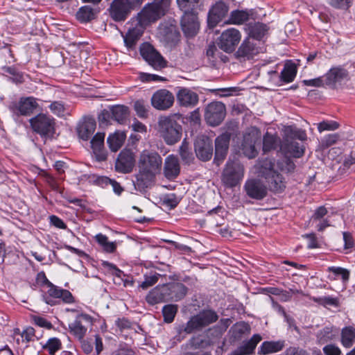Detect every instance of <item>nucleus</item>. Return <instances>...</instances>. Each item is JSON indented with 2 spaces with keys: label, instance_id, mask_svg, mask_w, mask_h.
Instances as JSON below:
<instances>
[{
  "label": "nucleus",
  "instance_id": "7c9ffc66",
  "mask_svg": "<svg viewBox=\"0 0 355 355\" xmlns=\"http://www.w3.org/2000/svg\"><path fill=\"white\" fill-rule=\"evenodd\" d=\"M347 76V73L344 69L340 67L332 68L326 73L324 83L327 85H334Z\"/></svg>",
  "mask_w": 355,
  "mask_h": 355
},
{
  "label": "nucleus",
  "instance_id": "680f3d73",
  "mask_svg": "<svg viewBox=\"0 0 355 355\" xmlns=\"http://www.w3.org/2000/svg\"><path fill=\"white\" fill-rule=\"evenodd\" d=\"M323 352L326 355H340L341 354L339 347L332 344L324 346Z\"/></svg>",
  "mask_w": 355,
  "mask_h": 355
},
{
  "label": "nucleus",
  "instance_id": "4468645a",
  "mask_svg": "<svg viewBox=\"0 0 355 355\" xmlns=\"http://www.w3.org/2000/svg\"><path fill=\"white\" fill-rule=\"evenodd\" d=\"M243 188L247 196L254 200H262L267 196L268 189L266 186L258 179L248 180Z\"/></svg>",
  "mask_w": 355,
  "mask_h": 355
},
{
  "label": "nucleus",
  "instance_id": "c03bdc74",
  "mask_svg": "<svg viewBox=\"0 0 355 355\" xmlns=\"http://www.w3.org/2000/svg\"><path fill=\"white\" fill-rule=\"evenodd\" d=\"M248 12L243 10H235L231 12L227 24H241L248 19Z\"/></svg>",
  "mask_w": 355,
  "mask_h": 355
},
{
  "label": "nucleus",
  "instance_id": "e433bc0d",
  "mask_svg": "<svg viewBox=\"0 0 355 355\" xmlns=\"http://www.w3.org/2000/svg\"><path fill=\"white\" fill-rule=\"evenodd\" d=\"M268 31L266 25L261 23H255L249 26V35L252 39L260 40Z\"/></svg>",
  "mask_w": 355,
  "mask_h": 355
},
{
  "label": "nucleus",
  "instance_id": "cd10ccee",
  "mask_svg": "<svg viewBox=\"0 0 355 355\" xmlns=\"http://www.w3.org/2000/svg\"><path fill=\"white\" fill-rule=\"evenodd\" d=\"M284 345L285 342L284 340L265 341L261 343L259 348L258 354L266 355L278 352L284 347Z\"/></svg>",
  "mask_w": 355,
  "mask_h": 355
},
{
  "label": "nucleus",
  "instance_id": "dca6fc26",
  "mask_svg": "<svg viewBox=\"0 0 355 355\" xmlns=\"http://www.w3.org/2000/svg\"><path fill=\"white\" fill-rule=\"evenodd\" d=\"M229 11L228 6L223 1H217L212 6L208 13V24L214 28L220 22L227 14Z\"/></svg>",
  "mask_w": 355,
  "mask_h": 355
},
{
  "label": "nucleus",
  "instance_id": "79ce46f5",
  "mask_svg": "<svg viewBox=\"0 0 355 355\" xmlns=\"http://www.w3.org/2000/svg\"><path fill=\"white\" fill-rule=\"evenodd\" d=\"M95 239L105 252L111 253L115 251L116 248V243L114 242H110L105 235L98 234Z\"/></svg>",
  "mask_w": 355,
  "mask_h": 355
},
{
  "label": "nucleus",
  "instance_id": "49530a36",
  "mask_svg": "<svg viewBox=\"0 0 355 355\" xmlns=\"http://www.w3.org/2000/svg\"><path fill=\"white\" fill-rule=\"evenodd\" d=\"M94 17L92 8L88 6L80 8L77 12V18L82 21H88Z\"/></svg>",
  "mask_w": 355,
  "mask_h": 355
},
{
  "label": "nucleus",
  "instance_id": "7ed1b4c3",
  "mask_svg": "<svg viewBox=\"0 0 355 355\" xmlns=\"http://www.w3.org/2000/svg\"><path fill=\"white\" fill-rule=\"evenodd\" d=\"M140 6V0H113L109 8L110 16L115 21H124L131 11Z\"/></svg>",
  "mask_w": 355,
  "mask_h": 355
},
{
  "label": "nucleus",
  "instance_id": "423d86ee",
  "mask_svg": "<svg viewBox=\"0 0 355 355\" xmlns=\"http://www.w3.org/2000/svg\"><path fill=\"white\" fill-rule=\"evenodd\" d=\"M261 134L257 129H252L243 136L241 144L243 154L248 158H254L258 154L257 146L259 144Z\"/></svg>",
  "mask_w": 355,
  "mask_h": 355
},
{
  "label": "nucleus",
  "instance_id": "2eb2a0df",
  "mask_svg": "<svg viewBox=\"0 0 355 355\" xmlns=\"http://www.w3.org/2000/svg\"><path fill=\"white\" fill-rule=\"evenodd\" d=\"M135 164L133 152L129 149H123L118 155L115 162V169L122 173H128L132 171Z\"/></svg>",
  "mask_w": 355,
  "mask_h": 355
},
{
  "label": "nucleus",
  "instance_id": "20e7f679",
  "mask_svg": "<svg viewBox=\"0 0 355 355\" xmlns=\"http://www.w3.org/2000/svg\"><path fill=\"white\" fill-rule=\"evenodd\" d=\"M244 176V168L238 161H229L222 174V182L228 187L236 186Z\"/></svg>",
  "mask_w": 355,
  "mask_h": 355
},
{
  "label": "nucleus",
  "instance_id": "aec40b11",
  "mask_svg": "<svg viewBox=\"0 0 355 355\" xmlns=\"http://www.w3.org/2000/svg\"><path fill=\"white\" fill-rule=\"evenodd\" d=\"M181 26L183 32L187 37L194 36L199 29L197 13L184 14L181 20Z\"/></svg>",
  "mask_w": 355,
  "mask_h": 355
},
{
  "label": "nucleus",
  "instance_id": "774afa93",
  "mask_svg": "<svg viewBox=\"0 0 355 355\" xmlns=\"http://www.w3.org/2000/svg\"><path fill=\"white\" fill-rule=\"evenodd\" d=\"M51 110L55 114L60 115L64 112V105L60 102L55 101L50 105Z\"/></svg>",
  "mask_w": 355,
  "mask_h": 355
},
{
  "label": "nucleus",
  "instance_id": "58836bf2",
  "mask_svg": "<svg viewBox=\"0 0 355 355\" xmlns=\"http://www.w3.org/2000/svg\"><path fill=\"white\" fill-rule=\"evenodd\" d=\"M177 3L184 14L196 12L198 8V0H177Z\"/></svg>",
  "mask_w": 355,
  "mask_h": 355
},
{
  "label": "nucleus",
  "instance_id": "37998d69",
  "mask_svg": "<svg viewBox=\"0 0 355 355\" xmlns=\"http://www.w3.org/2000/svg\"><path fill=\"white\" fill-rule=\"evenodd\" d=\"M279 141L277 137L266 133L263 139V150L266 153L275 149Z\"/></svg>",
  "mask_w": 355,
  "mask_h": 355
},
{
  "label": "nucleus",
  "instance_id": "3c124183",
  "mask_svg": "<svg viewBox=\"0 0 355 355\" xmlns=\"http://www.w3.org/2000/svg\"><path fill=\"white\" fill-rule=\"evenodd\" d=\"M161 275L159 273H153L150 275H146L144 281L140 284V287L146 289L156 284Z\"/></svg>",
  "mask_w": 355,
  "mask_h": 355
},
{
  "label": "nucleus",
  "instance_id": "1a4fd4ad",
  "mask_svg": "<svg viewBox=\"0 0 355 355\" xmlns=\"http://www.w3.org/2000/svg\"><path fill=\"white\" fill-rule=\"evenodd\" d=\"M241 38V33L237 29L228 28L220 36L218 46L225 52H232L239 43Z\"/></svg>",
  "mask_w": 355,
  "mask_h": 355
},
{
  "label": "nucleus",
  "instance_id": "f8f14e48",
  "mask_svg": "<svg viewBox=\"0 0 355 355\" xmlns=\"http://www.w3.org/2000/svg\"><path fill=\"white\" fill-rule=\"evenodd\" d=\"M165 14V10L159 3H150L146 6L139 15V22L145 26L157 20Z\"/></svg>",
  "mask_w": 355,
  "mask_h": 355
},
{
  "label": "nucleus",
  "instance_id": "de8ad7c7",
  "mask_svg": "<svg viewBox=\"0 0 355 355\" xmlns=\"http://www.w3.org/2000/svg\"><path fill=\"white\" fill-rule=\"evenodd\" d=\"M180 155L186 164H190L194 159L192 153L189 150V144L185 140L180 147Z\"/></svg>",
  "mask_w": 355,
  "mask_h": 355
},
{
  "label": "nucleus",
  "instance_id": "b1692460",
  "mask_svg": "<svg viewBox=\"0 0 355 355\" xmlns=\"http://www.w3.org/2000/svg\"><path fill=\"white\" fill-rule=\"evenodd\" d=\"M144 33V26L138 23L132 28H130L125 36L123 40L125 45L128 50H133L135 49L136 44Z\"/></svg>",
  "mask_w": 355,
  "mask_h": 355
},
{
  "label": "nucleus",
  "instance_id": "c756f323",
  "mask_svg": "<svg viewBox=\"0 0 355 355\" xmlns=\"http://www.w3.org/2000/svg\"><path fill=\"white\" fill-rule=\"evenodd\" d=\"M283 150L293 157H300L304 155V148L295 140L286 139L282 146Z\"/></svg>",
  "mask_w": 355,
  "mask_h": 355
},
{
  "label": "nucleus",
  "instance_id": "ddd939ff",
  "mask_svg": "<svg viewBox=\"0 0 355 355\" xmlns=\"http://www.w3.org/2000/svg\"><path fill=\"white\" fill-rule=\"evenodd\" d=\"M194 150L196 157L201 161L206 162L212 157V141L206 136L198 137L194 144Z\"/></svg>",
  "mask_w": 355,
  "mask_h": 355
},
{
  "label": "nucleus",
  "instance_id": "052dcab7",
  "mask_svg": "<svg viewBox=\"0 0 355 355\" xmlns=\"http://www.w3.org/2000/svg\"><path fill=\"white\" fill-rule=\"evenodd\" d=\"M288 129L293 138L298 139L300 141H305L306 139V134L305 131L295 128H293L292 127H289Z\"/></svg>",
  "mask_w": 355,
  "mask_h": 355
},
{
  "label": "nucleus",
  "instance_id": "603ef678",
  "mask_svg": "<svg viewBox=\"0 0 355 355\" xmlns=\"http://www.w3.org/2000/svg\"><path fill=\"white\" fill-rule=\"evenodd\" d=\"M313 300L321 305L326 306H337L338 304V300L337 298L331 297H313Z\"/></svg>",
  "mask_w": 355,
  "mask_h": 355
},
{
  "label": "nucleus",
  "instance_id": "f3484780",
  "mask_svg": "<svg viewBox=\"0 0 355 355\" xmlns=\"http://www.w3.org/2000/svg\"><path fill=\"white\" fill-rule=\"evenodd\" d=\"M230 137V133L225 132L215 139V162L217 164H219L227 155Z\"/></svg>",
  "mask_w": 355,
  "mask_h": 355
},
{
  "label": "nucleus",
  "instance_id": "13d9d810",
  "mask_svg": "<svg viewBox=\"0 0 355 355\" xmlns=\"http://www.w3.org/2000/svg\"><path fill=\"white\" fill-rule=\"evenodd\" d=\"M328 270L332 272L335 275H340L343 281L346 282L349 277V271L340 267H329Z\"/></svg>",
  "mask_w": 355,
  "mask_h": 355
},
{
  "label": "nucleus",
  "instance_id": "338daca9",
  "mask_svg": "<svg viewBox=\"0 0 355 355\" xmlns=\"http://www.w3.org/2000/svg\"><path fill=\"white\" fill-rule=\"evenodd\" d=\"M327 214V209L323 207H319L311 217L313 221L320 220Z\"/></svg>",
  "mask_w": 355,
  "mask_h": 355
},
{
  "label": "nucleus",
  "instance_id": "6e6552de",
  "mask_svg": "<svg viewBox=\"0 0 355 355\" xmlns=\"http://www.w3.org/2000/svg\"><path fill=\"white\" fill-rule=\"evenodd\" d=\"M140 53L142 58L154 69H162L166 65L163 57L148 43H144L140 46Z\"/></svg>",
  "mask_w": 355,
  "mask_h": 355
},
{
  "label": "nucleus",
  "instance_id": "9d476101",
  "mask_svg": "<svg viewBox=\"0 0 355 355\" xmlns=\"http://www.w3.org/2000/svg\"><path fill=\"white\" fill-rule=\"evenodd\" d=\"M225 116V105L220 102H212L209 103L205 114L207 122L211 126L219 125Z\"/></svg>",
  "mask_w": 355,
  "mask_h": 355
},
{
  "label": "nucleus",
  "instance_id": "ea45409f",
  "mask_svg": "<svg viewBox=\"0 0 355 355\" xmlns=\"http://www.w3.org/2000/svg\"><path fill=\"white\" fill-rule=\"evenodd\" d=\"M168 286L169 287V296H173V300L175 301L182 299L187 294V288L182 284H175Z\"/></svg>",
  "mask_w": 355,
  "mask_h": 355
},
{
  "label": "nucleus",
  "instance_id": "a18cd8bd",
  "mask_svg": "<svg viewBox=\"0 0 355 355\" xmlns=\"http://www.w3.org/2000/svg\"><path fill=\"white\" fill-rule=\"evenodd\" d=\"M178 311V306L175 304H168L163 307L162 313L164 321L170 323L174 320Z\"/></svg>",
  "mask_w": 355,
  "mask_h": 355
},
{
  "label": "nucleus",
  "instance_id": "bf43d9fd",
  "mask_svg": "<svg viewBox=\"0 0 355 355\" xmlns=\"http://www.w3.org/2000/svg\"><path fill=\"white\" fill-rule=\"evenodd\" d=\"M331 6L339 9H347L349 7L350 0H327Z\"/></svg>",
  "mask_w": 355,
  "mask_h": 355
},
{
  "label": "nucleus",
  "instance_id": "4be33fe9",
  "mask_svg": "<svg viewBox=\"0 0 355 355\" xmlns=\"http://www.w3.org/2000/svg\"><path fill=\"white\" fill-rule=\"evenodd\" d=\"M105 133L97 132L91 140V148L97 161L107 159V153L104 146Z\"/></svg>",
  "mask_w": 355,
  "mask_h": 355
},
{
  "label": "nucleus",
  "instance_id": "a19ab883",
  "mask_svg": "<svg viewBox=\"0 0 355 355\" xmlns=\"http://www.w3.org/2000/svg\"><path fill=\"white\" fill-rule=\"evenodd\" d=\"M259 173L265 178L276 172L274 170V163L269 159H265L259 162Z\"/></svg>",
  "mask_w": 355,
  "mask_h": 355
},
{
  "label": "nucleus",
  "instance_id": "393cba45",
  "mask_svg": "<svg viewBox=\"0 0 355 355\" xmlns=\"http://www.w3.org/2000/svg\"><path fill=\"white\" fill-rule=\"evenodd\" d=\"M259 53V49L257 46V43L254 42L253 39L249 37L243 42L239 48L236 54L238 57L250 59Z\"/></svg>",
  "mask_w": 355,
  "mask_h": 355
},
{
  "label": "nucleus",
  "instance_id": "9b49d317",
  "mask_svg": "<svg viewBox=\"0 0 355 355\" xmlns=\"http://www.w3.org/2000/svg\"><path fill=\"white\" fill-rule=\"evenodd\" d=\"M174 103V96L168 90L161 89L156 91L151 97V105L157 110H166Z\"/></svg>",
  "mask_w": 355,
  "mask_h": 355
},
{
  "label": "nucleus",
  "instance_id": "a211bd4d",
  "mask_svg": "<svg viewBox=\"0 0 355 355\" xmlns=\"http://www.w3.org/2000/svg\"><path fill=\"white\" fill-rule=\"evenodd\" d=\"M92 318L87 314L78 315L76 320L69 324V328L72 333L78 339L83 338L87 332L85 324H91Z\"/></svg>",
  "mask_w": 355,
  "mask_h": 355
},
{
  "label": "nucleus",
  "instance_id": "5fc2aeb1",
  "mask_svg": "<svg viewBox=\"0 0 355 355\" xmlns=\"http://www.w3.org/2000/svg\"><path fill=\"white\" fill-rule=\"evenodd\" d=\"M278 167L282 171L290 173L294 171L295 165L292 160L285 158L282 162L277 163Z\"/></svg>",
  "mask_w": 355,
  "mask_h": 355
},
{
  "label": "nucleus",
  "instance_id": "6ab92c4d",
  "mask_svg": "<svg viewBox=\"0 0 355 355\" xmlns=\"http://www.w3.org/2000/svg\"><path fill=\"white\" fill-rule=\"evenodd\" d=\"M169 287L168 285H163L162 286H157L153 289L146 295V302L154 305L164 301L170 300L173 299V296H169Z\"/></svg>",
  "mask_w": 355,
  "mask_h": 355
},
{
  "label": "nucleus",
  "instance_id": "0eeeda50",
  "mask_svg": "<svg viewBox=\"0 0 355 355\" xmlns=\"http://www.w3.org/2000/svg\"><path fill=\"white\" fill-rule=\"evenodd\" d=\"M33 130L41 135H49L54 132V120L43 114H40L30 119Z\"/></svg>",
  "mask_w": 355,
  "mask_h": 355
},
{
  "label": "nucleus",
  "instance_id": "2f4dec72",
  "mask_svg": "<svg viewBox=\"0 0 355 355\" xmlns=\"http://www.w3.org/2000/svg\"><path fill=\"white\" fill-rule=\"evenodd\" d=\"M268 182L270 189L274 192L279 193L286 188V182L284 178L277 171L266 178Z\"/></svg>",
  "mask_w": 355,
  "mask_h": 355
},
{
  "label": "nucleus",
  "instance_id": "72a5a7b5",
  "mask_svg": "<svg viewBox=\"0 0 355 355\" xmlns=\"http://www.w3.org/2000/svg\"><path fill=\"white\" fill-rule=\"evenodd\" d=\"M36 100L33 97L21 98L18 103L17 110L21 115H30L37 107Z\"/></svg>",
  "mask_w": 355,
  "mask_h": 355
},
{
  "label": "nucleus",
  "instance_id": "c85d7f7f",
  "mask_svg": "<svg viewBox=\"0 0 355 355\" xmlns=\"http://www.w3.org/2000/svg\"><path fill=\"white\" fill-rule=\"evenodd\" d=\"M126 138V135L122 131H116L110 134L107 139V143L111 151L116 152L123 146Z\"/></svg>",
  "mask_w": 355,
  "mask_h": 355
},
{
  "label": "nucleus",
  "instance_id": "bb28decb",
  "mask_svg": "<svg viewBox=\"0 0 355 355\" xmlns=\"http://www.w3.org/2000/svg\"><path fill=\"white\" fill-rule=\"evenodd\" d=\"M164 175L168 179H174L180 173L178 159L174 155L168 156L164 162Z\"/></svg>",
  "mask_w": 355,
  "mask_h": 355
},
{
  "label": "nucleus",
  "instance_id": "f03ea898",
  "mask_svg": "<svg viewBox=\"0 0 355 355\" xmlns=\"http://www.w3.org/2000/svg\"><path fill=\"white\" fill-rule=\"evenodd\" d=\"M218 318V315L215 311L203 310L191 317L184 326H182L180 328L179 332L191 334L195 331H200L210 324L215 322Z\"/></svg>",
  "mask_w": 355,
  "mask_h": 355
},
{
  "label": "nucleus",
  "instance_id": "6e6d98bb",
  "mask_svg": "<svg viewBox=\"0 0 355 355\" xmlns=\"http://www.w3.org/2000/svg\"><path fill=\"white\" fill-rule=\"evenodd\" d=\"M339 125L336 121H322L318 123V129L320 132L324 130H335L338 129Z\"/></svg>",
  "mask_w": 355,
  "mask_h": 355
},
{
  "label": "nucleus",
  "instance_id": "69168bd1",
  "mask_svg": "<svg viewBox=\"0 0 355 355\" xmlns=\"http://www.w3.org/2000/svg\"><path fill=\"white\" fill-rule=\"evenodd\" d=\"M34 336L35 329L31 327L25 329L21 333V338L23 340H25L26 343L32 340Z\"/></svg>",
  "mask_w": 355,
  "mask_h": 355
},
{
  "label": "nucleus",
  "instance_id": "473e14b6",
  "mask_svg": "<svg viewBox=\"0 0 355 355\" xmlns=\"http://www.w3.org/2000/svg\"><path fill=\"white\" fill-rule=\"evenodd\" d=\"M96 129V121L89 119L80 123L78 128V134L80 138L87 140L94 132Z\"/></svg>",
  "mask_w": 355,
  "mask_h": 355
},
{
  "label": "nucleus",
  "instance_id": "f257e3e1",
  "mask_svg": "<svg viewBox=\"0 0 355 355\" xmlns=\"http://www.w3.org/2000/svg\"><path fill=\"white\" fill-rule=\"evenodd\" d=\"M179 113L160 116L157 121V130L165 142L173 145L180 141L182 136V126L178 121L181 119Z\"/></svg>",
  "mask_w": 355,
  "mask_h": 355
},
{
  "label": "nucleus",
  "instance_id": "5701e85b",
  "mask_svg": "<svg viewBox=\"0 0 355 355\" xmlns=\"http://www.w3.org/2000/svg\"><path fill=\"white\" fill-rule=\"evenodd\" d=\"M178 103L184 107H193L198 102V95L188 88H181L176 94Z\"/></svg>",
  "mask_w": 355,
  "mask_h": 355
},
{
  "label": "nucleus",
  "instance_id": "e2e57ef3",
  "mask_svg": "<svg viewBox=\"0 0 355 355\" xmlns=\"http://www.w3.org/2000/svg\"><path fill=\"white\" fill-rule=\"evenodd\" d=\"M135 110L139 117L144 118L147 116V110L143 103L137 101L135 103Z\"/></svg>",
  "mask_w": 355,
  "mask_h": 355
},
{
  "label": "nucleus",
  "instance_id": "864d4df0",
  "mask_svg": "<svg viewBox=\"0 0 355 355\" xmlns=\"http://www.w3.org/2000/svg\"><path fill=\"white\" fill-rule=\"evenodd\" d=\"M339 136L338 134H330L324 137L320 141V146L323 148H328L334 145L338 140Z\"/></svg>",
  "mask_w": 355,
  "mask_h": 355
},
{
  "label": "nucleus",
  "instance_id": "a878e982",
  "mask_svg": "<svg viewBox=\"0 0 355 355\" xmlns=\"http://www.w3.org/2000/svg\"><path fill=\"white\" fill-rule=\"evenodd\" d=\"M262 340L259 334H254L252 338L232 352V355H250L254 352L257 344Z\"/></svg>",
  "mask_w": 355,
  "mask_h": 355
},
{
  "label": "nucleus",
  "instance_id": "39448f33",
  "mask_svg": "<svg viewBox=\"0 0 355 355\" xmlns=\"http://www.w3.org/2000/svg\"><path fill=\"white\" fill-rule=\"evenodd\" d=\"M162 165L161 156L155 152L144 150L139 157L138 167L155 174L160 172Z\"/></svg>",
  "mask_w": 355,
  "mask_h": 355
},
{
  "label": "nucleus",
  "instance_id": "c9c22d12",
  "mask_svg": "<svg viewBox=\"0 0 355 355\" xmlns=\"http://www.w3.org/2000/svg\"><path fill=\"white\" fill-rule=\"evenodd\" d=\"M112 118L119 123H123L128 116V107L125 105H115L111 108Z\"/></svg>",
  "mask_w": 355,
  "mask_h": 355
},
{
  "label": "nucleus",
  "instance_id": "09e8293b",
  "mask_svg": "<svg viewBox=\"0 0 355 355\" xmlns=\"http://www.w3.org/2000/svg\"><path fill=\"white\" fill-rule=\"evenodd\" d=\"M179 202L180 199L174 193L166 194L162 198V205L170 209L175 208Z\"/></svg>",
  "mask_w": 355,
  "mask_h": 355
},
{
  "label": "nucleus",
  "instance_id": "0e129e2a",
  "mask_svg": "<svg viewBox=\"0 0 355 355\" xmlns=\"http://www.w3.org/2000/svg\"><path fill=\"white\" fill-rule=\"evenodd\" d=\"M285 355H309V353L300 347H290L286 349Z\"/></svg>",
  "mask_w": 355,
  "mask_h": 355
},
{
  "label": "nucleus",
  "instance_id": "8fccbe9b",
  "mask_svg": "<svg viewBox=\"0 0 355 355\" xmlns=\"http://www.w3.org/2000/svg\"><path fill=\"white\" fill-rule=\"evenodd\" d=\"M44 348L48 350L51 355H54L57 351L60 349L61 342L57 338H50L44 346Z\"/></svg>",
  "mask_w": 355,
  "mask_h": 355
},
{
  "label": "nucleus",
  "instance_id": "4d7b16f0",
  "mask_svg": "<svg viewBox=\"0 0 355 355\" xmlns=\"http://www.w3.org/2000/svg\"><path fill=\"white\" fill-rule=\"evenodd\" d=\"M31 320L34 324L40 327H44L47 329H50L52 327L51 323L42 317L32 315Z\"/></svg>",
  "mask_w": 355,
  "mask_h": 355
},
{
  "label": "nucleus",
  "instance_id": "412c9836",
  "mask_svg": "<svg viewBox=\"0 0 355 355\" xmlns=\"http://www.w3.org/2000/svg\"><path fill=\"white\" fill-rule=\"evenodd\" d=\"M156 175L150 171L139 168L134 182L135 189L139 191H144L146 189L150 188L154 184Z\"/></svg>",
  "mask_w": 355,
  "mask_h": 355
},
{
  "label": "nucleus",
  "instance_id": "f704fd0d",
  "mask_svg": "<svg viewBox=\"0 0 355 355\" xmlns=\"http://www.w3.org/2000/svg\"><path fill=\"white\" fill-rule=\"evenodd\" d=\"M340 341L343 347L350 348L355 341V327L347 326L341 330Z\"/></svg>",
  "mask_w": 355,
  "mask_h": 355
},
{
  "label": "nucleus",
  "instance_id": "4c0bfd02",
  "mask_svg": "<svg viewBox=\"0 0 355 355\" xmlns=\"http://www.w3.org/2000/svg\"><path fill=\"white\" fill-rule=\"evenodd\" d=\"M297 73V69L295 64L291 62H287L284 65V68L281 73V78L284 82L291 83L292 82Z\"/></svg>",
  "mask_w": 355,
  "mask_h": 355
}]
</instances>
